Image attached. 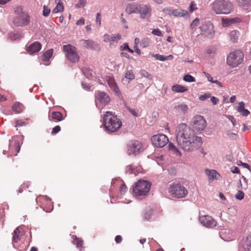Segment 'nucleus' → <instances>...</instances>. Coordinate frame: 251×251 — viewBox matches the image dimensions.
<instances>
[{
    "label": "nucleus",
    "mask_w": 251,
    "mask_h": 251,
    "mask_svg": "<svg viewBox=\"0 0 251 251\" xmlns=\"http://www.w3.org/2000/svg\"><path fill=\"white\" fill-rule=\"evenodd\" d=\"M152 56L155 57L156 59L162 61H164L167 60H172L173 58V56L172 55L164 56L159 54H152Z\"/></svg>",
    "instance_id": "bb28decb"
},
{
    "label": "nucleus",
    "mask_w": 251,
    "mask_h": 251,
    "mask_svg": "<svg viewBox=\"0 0 251 251\" xmlns=\"http://www.w3.org/2000/svg\"><path fill=\"white\" fill-rule=\"evenodd\" d=\"M239 36V32L235 30L231 31L229 33L230 39L232 43H236L238 39Z\"/></svg>",
    "instance_id": "cd10ccee"
},
{
    "label": "nucleus",
    "mask_w": 251,
    "mask_h": 251,
    "mask_svg": "<svg viewBox=\"0 0 251 251\" xmlns=\"http://www.w3.org/2000/svg\"><path fill=\"white\" fill-rule=\"evenodd\" d=\"M187 88L179 84H175L172 86V90L175 93H183L187 91Z\"/></svg>",
    "instance_id": "393cba45"
},
{
    "label": "nucleus",
    "mask_w": 251,
    "mask_h": 251,
    "mask_svg": "<svg viewBox=\"0 0 251 251\" xmlns=\"http://www.w3.org/2000/svg\"><path fill=\"white\" fill-rule=\"evenodd\" d=\"M211 101L213 103V104H216L217 101H219V99L215 97H212L211 98Z\"/></svg>",
    "instance_id": "e2e57ef3"
},
{
    "label": "nucleus",
    "mask_w": 251,
    "mask_h": 251,
    "mask_svg": "<svg viewBox=\"0 0 251 251\" xmlns=\"http://www.w3.org/2000/svg\"><path fill=\"white\" fill-rule=\"evenodd\" d=\"M109 84L111 89L116 93L120 92V90L115 83L114 82H109Z\"/></svg>",
    "instance_id": "58836bf2"
},
{
    "label": "nucleus",
    "mask_w": 251,
    "mask_h": 251,
    "mask_svg": "<svg viewBox=\"0 0 251 251\" xmlns=\"http://www.w3.org/2000/svg\"><path fill=\"white\" fill-rule=\"evenodd\" d=\"M170 15H173L175 17L181 16L184 17L188 14V12L182 9H165L163 10Z\"/></svg>",
    "instance_id": "dca6fc26"
},
{
    "label": "nucleus",
    "mask_w": 251,
    "mask_h": 251,
    "mask_svg": "<svg viewBox=\"0 0 251 251\" xmlns=\"http://www.w3.org/2000/svg\"><path fill=\"white\" fill-rule=\"evenodd\" d=\"M242 245L245 251H251V235L248 236L243 239Z\"/></svg>",
    "instance_id": "b1692460"
},
{
    "label": "nucleus",
    "mask_w": 251,
    "mask_h": 251,
    "mask_svg": "<svg viewBox=\"0 0 251 251\" xmlns=\"http://www.w3.org/2000/svg\"><path fill=\"white\" fill-rule=\"evenodd\" d=\"M169 150L170 151H173L176 155L178 156H181V153L178 151V150L176 148V147L174 145V144L172 143H170L168 146Z\"/></svg>",
    "instance_id": "c756f323"
},
{
    "label": "nucleus",
    "mask_w": 251,
    "mask_h": 251,
    "mask_svg": "<svg viewBox=\"0 0 251 251\" xmlns=\"http://www.w3.org/2000/svg\"><path fill=\"white\" fill-rule=\"evenodd\" d=\"M52 117L53 119L60 121L62 119V114L60 112H53L52 113Z\"/></svg>",
    "instance_id": "2f4dec72"
},
{
    "label": "nucleus",
    "mask_w": 251,
    "mask_h": 251,
    "mask_svg": "<svg viewBox=\"0 0 251 251\" xmlns=\"http://www.w3.org/2000/svg\"><path fill=\"white\" fill-rule=\"evenodd\" d=\"M139 74L141 76H142L144 77H146V78H148V79L151 80L152 78L151 75L150 74H149L148 72H147L146 71H145L144 70H141L139 71Z\"/></svg>",
    "instance_id": "473e14b6"
},
{
    "label": "nucleus",
    "mask_w": 251,
    "mask_h": 251,
    "mask_svg": "<svg viewBox=\"0 0 251 251\" xmlns=\"http://www.w3.org/2000/svg\"><path fill=\"white\" fill-rule=\"evenodd\" d=\"M210 97V94L209 93H205L203 95H201L199 97V99L201 100H204L206 99L209 98Z\"/></svg>",
    "instance_id": "49530a36"
},
{
    "label": "nucleus",
    "mask_w": 251,
    "mask_h": 251,
    "mask_svg": "<svg viewBox=\"0 0 251 251\" xmlns=\"http://www.w3.org/2000/svg\"><path fill=\"white\" fill-rule=\"evenodd\" d=\"M24 234V232L22 226H19L17 227L14 231L12 239L13 242L15 243L18 242L20 240L21 237H22Z\"/></svg>",
    "instance_id": "412c9836"
},
{
    "label": "nucleus",
    "mask_w": 251,
    "mask_h": 251,
    "mask_svg": "<svg viewBox=\"0 0 251 251\" xmlns=\"http://www.w3.org/2000/svg\"><path fill=\"white\" fill-rule=\"evenodd\" d=\"M128 45L127 44L125 43L121 47V50H127L128 49Z\"/></svg>",
    "instance_id": "774afa93"
},
{
    "label": "nucleus",
    "mask_w": 251,
    "mask_h": 251,
    "mask_svg": "<svg viewBox=\"0 0 251 251\" xmlns=\"http://www.w3.org/2000/svg\"><path fill=\"white\" fill-rule=\"evenodd\" d=\"M183 80L188 82H192L195 81V78L189 74L186 75L184 76Z\"/></svg>",
    "instance_id": "4c0bfd02"
},
{
    "label": "nucleus",
    "mask_w": 251,
    "mask_h": 251,
    "mask_svg": "<svg viewBox=\"0 0 251 251\" xmlns=\"http://www.w3.org/2000/svg\"><path fill=\"white\" fill-rule=\"evenodd\" d=\"M240 19L238 17L233 18H223L222 19V25L223 27H228L233 24L239 23Z\"/></svg>",
    "instance_id": "f3484780"
},
{
    "label": "nucleus",
    "mask_w": 251,
    "mask_h": 251,
    "mask_svg": "<svg viewBox=\"0 0 251 251\" xmlns=\"http://www.w3.org/2000/svg\"><path fill=\"white\" fill-rule=\"evenodd\" d=\"M151 140L152 144L158 148L164 147L169 142L167 136L163 134L154 135L152 136Z\"/></svg>",
    "instance_id": "1a4fd4ad"
},
{
    "label": "nucleus",
    "mask_w": 251,
    "mask_h": 251,
    "mask_svg": "<svg viewBox=\"0 0 251 251\" xmlns=\"http://www.w3.org/2000/svg\"><path fill=\"white\" fill-rule=\"evenodd\" d=\"M244 106H245V103L244 102L241 101V102H239L238 106L237 107V111L239 112H241L245 108Z\"/></svg>",
    "instance_id": "09e8293b"
},
{
    "label": "nucleus",
    "mask_w": 251,
    "mask_h": 251,
    "mask_svg": "<svg viewBox=\"0 0 251 251\" xmlns=\"http://www.w3.org/2000/svg\"><path fill=\"white\" fill-rule=\"evenodd\" d=\"M226 232H227V231H226V230L223 231H221L220 232V236H221L222 238H223V239H224L225 240H231V239L230 238H229V237L226 238V237H224L225 234L226 233Z\"/></svg>",
    "instance_id": "6e6d98bb"
},
{
    "label": "nucleus",
    "mask_w": 251,
    "mask_h": 251,
    "mask_svg": "<svg viewBox=\"0 0 251 251\" xmlns=\"http://www.w3.org/2000/svg\"><path fill=\"white\" fill-rule=\"evenodd\" d=\"M50 9L47 6L44 5L43 7V15L45 17H47L49 16L50 13Z\"/></svg>",
    "instance_id": "79ce46f5"
},
{
    "label": "nucleus",
    "mask_w": 251,
    "mask_h": 251,
    "mask_svg": "<svg viewBox=\"0 0 251 251\" xmlns=\"http://www.w3.org/2000/svg\"><path fill=\"white\" fill-rule=\"evenodd\" d=\"M110 98L107 94L104 92L98 91L96 93V102H98L102 104L105 105L110 101Z\"/></svg>",
    "instance_id": "ddd939ff"
},
{
    "label": "nucleus",
    "mask_w": 251,
    "mask_h": 251,
    "mask_svg": "<svg viewBox=\"0 0 251 251\" xmlns=\"http://www.w3.org/2000/svg\"><path fill=\"white\" fill-rule=\"evenodd\" d=\"M121 22L124 25L125 28L126 29H127L128 28V26L127 25V22H126V20L123 18H121Z\"/></svg>",
    "instance_id": "69168bd1"
},
{
    "label": "nucleus",
    "mask_w": 251,
    "mask_h": 251,
    "mask_svg": "<svg viewBox=\"0 0 251 251\" xmlns=\"http://www.w3.org/2000/svg\"><path fill=\"white\" fill-rule=\"evenodd\" d=\"M244 193L241 190L238 191L237 193L235 195V198L236 199L241 200L244 198Z\"/></svg>",
    "instance_id": "a19ab883"
},
{
    "label": "nucleus",
    "mask_w": 251,
    "mask_h": 251,
    "mask_svg": "<svg viewBox=\"0 0 251 251\" xmlns=\"http://www.w3.org/2000/svg\"><path fill=\"white\" fill-rule=\"evenodd\" d=\"M174 109L178 113L185 114L188 112L189 107L187 104L181 103L175 105Z\"/></svg>",
    "instance_id": "4be33fe9"
},
{
    "label": "nucleus",
    "mask_w": 251,
    "mask_h": 251,
    "mask_svg": "<svg viewBox=\"0 0 251 251\" xmlns=\"http://www.w3.org/2000/svg\"><path fill=\"white\" fill-rule=\"evenodd\" d=\"M57 3L56 6L52 11V13H57L59 12H62L64 10V6L63 3L61 2V0H55Z\"/></svg>",
    "instance_id": "a878e982"
},
{
    "label": "nucleus",
    "mask_w": 251,
    "mask_h": 251,
    "mask_svg": "<svg viewBox=\"0 0 251 251\" xmlns=\"http://www.w3.org/2000/svg\"><path fill=\"white\" fill-rule=\"evenodd\" d=\"M151 188V184L147 180H139L133 187V195L136 197L147 195Z\"/></svg>",
    "instance_id": "39448f33"
},
{
    "label": "nucleus",
    "mask_w": 251,
    "mask_h": 251,
    "mask_svg": "<svg viewBox=\"0 0 251 251\" xmlns=\"http://www.w3.org/2000/svg\"><path fill=\"white\" fill-rule=\"evenodd\" d=\"M233 8V2L230 0H215L212 4V9L217 14H228Z\"/></svg>",
    "instance_id": "7ed1b4c3"
},
{
    "label": "nucleus",
    "mask_w": 251,
    "mask_h": 251,
    "mask_svg": "<svg viewBox=\"0 0 251 251\" xmlns=\"http://www.w3.org/2000/svg\"><path fill=\"white\" fill-rule=\"evenodd\" d=\"M238 165H242L244 168H246L247 169H248L249 170H251V167L250 166H249V165L247 163H243L241 161H239V163H238Z\"/></svg>",
    "instance_id": "5fc2aeb1"
},
{
    "label": "nucleus",
    "mask_w": 251,
    "mask_h": 251,
    "mask_svg": "<svg viewBox=\"0 0 251 251\" xmlns=\"http://www.w3.org/2000/svg\"><path fill=\"white\" fill-rule=\"evenodd\" d=\"M240 6L247 7L249 5L251 0H235Z\"/></svg>",
    "instance_id": "72a5a7b5"
},
{
    "label": "nucleus",
    "mask_w": 251,
    "mask_h": 251,
    "mask_svg": "<svg viewBox=\"0 0 251 251\" xmlns=\"http://www.w3.org/2000/svg\"><path fill=\"white\" fill-rule=\"evenodd\" d=\"M196 4L194 1H192L191 2L190 5L189 6V12L190 13L193 12L195 10L197 9Z\"/></svg>",
    "instance_id": "c03bdc74"
},
{
    "label": "nucleus",
    "mask_w": 251,
    "mask_h": 251,
    "mask_svg": "<svg viewBox=\"0 0 251 251\" xmlns=\"http://www.w3.org/2000/svg\"><path fill=\"white\" fill-rule=\"evenodd\" d=\"M127 190V187L126 186L125 184H122L121 185V186L120 187V193L122 194H124L126 193V191Z\"/></svg>",
    "instance_id": "864d4df0"
},
{
    "label": "nucleus",
    "mask_w": 251,
    "mask_h": 251,
    "mask_svg": "<svg viewBox=\"0 0 251 251\" xmlns=\"http://www.w3.org/2000/svg\"><path fill=\"white\" fill-rule=\"evenodd\" d=\"M168 192L173 198H182L188 194L187 190L180 184H173L168 189Z\"/></svg>",
    "instance_id": "423d86ee"
},
{
    "label": "nucleus",
    "mask_w": 251,
    "mask_h": 251,
    "mask_svg": "<svg viewBox=\"0 0 251 251\" xmlns=\"http://www.w3.org/2000/svg\"><path fill=\"white\" fill-rule=\"evenodd\" d=\"M126 172L127 173H129V174H134L136 175V171L134 168H132V165H128L126 167Z\"/></svg>",
    "instance_id": "ea45409f"
},
{
    "label": "nucleus",
    "mask_w": 251,
    "mask_h": 251,
    "mask_svg": "<svg viewBox=\"0 0 251 251\" xmlns=\"http://www.w3.org/2000/svg\"><path fill=\"white\" fill-rule=\"evenodd\" d=\"M53 53V50L50 49L47 50L43 55L42 60L44 61H48L50 58Z\"/></svg>",
    "instance_id": "c85d7f7f"
},
{
    "label": "nucleus",
    "mask_w": 251,
    "mask_h": 251,
    "mask_svg": "<svg viewBox=\"0 0 251 251\" xmlns=\"http://www.w3.org/2000/svg\"><path fill=\"white\" fill-rule=\"evenodd\" d=\"M76 25H83L84 24V19L83 18H80L79 20L76 22Z\"/></svg>",
    "instance_id": "680f3d73"
},
{
    "label": "nucleus",
    "mask_w": 251,
    "mask_h": 251,
    "mask_svg": "<svg viewBox=\"0 0 251 251\" xmlns=\"http://www.w3.org/2000/svg\"><path fill=\"white\" fill-rule=\"evenodd\" d=\"M191 128L186 124L181 123L176 129V137L177 144L186 151L192 152L198 149L201 144V138L194 133H201L207 126V122L203 116H194L191 122Z\"/></svg>",
    "instance_id": "f257e3e1"
},
{
    "label": "nucleus",
    "mask_w": 251,
    "mask_h": 251,
    "mask_svg": "<svg viewBox=\"0 0 251 251\" xmlns=\"http://www.w3.org/2000/svg\"><path fill=\"white\" fill-rule=\"evenodd\" d=\"M74 238V240L73 241V243L75 245H76L77 248H79L80 250H81V249L82 248V244H83V241L82 240L77 238L76 236H73Z\"/></svg>",
    "instance_id": "7c9ffc66"
},
{
    "label": "nucleus",
    "mask_w": 251,
    "mask_h": 251,
    "mask_svg": "<svg viewBox=\"0 0 251 251\" xmlns=\"http://www.w3.org/2000/svg\"><path fill=\"white\" fill-rule=\"evenodd\" d=\"M21 105V104L20 102H15L12 106V110L16 113H20L22 111Z\"/></svg>",
    "instance_id": "f704fd0d"
},
{
    "label": "nucleus",
    "mask_w": 251,
    "mask_h": 251,
    "mask_svg": "<svg viewBox=\"0 0 251 251\" xmlns=\"http://www.w3.org/2000/svg\"><path fill=\"white\" fill-rule=\"evenodd\" d=\"M203 73L205 76L207 77V80L211 82H213V80L212 79V77H211V76L210 75L206 72H203Z\"/></svg>",
    "instance_id": "052dcab7"
},
{
    "label": "nucleus",
    "mask_w": 251,
    "mask_h": 251,
    "mask_svg": "<svg viewBox=\"0 0 251 251\" xmlns=\"http://www.w3.org/2000/svg\"><path fill=\"white\" fill-rule=\"evenodd\" d=\"M152 34L158 36H162V34L159 29H154L151 32Z\"/></svg>",
    "instance_id": "de8ad7c7"
},
{
    "label": "nucleus",
    "mask_w": 251,
    "mask_h": 251,
    "mask_svg": "<svg viewBox=\"0 0 251 251\" xmlns=\"http://www.w3.org/2000/svg\"><path fill=\"white\" fill-rule=\"evenodd\" d=\"M152 215V210L150 208H148L145 210L143 217L144 220H148L150 219V217Z\"/></svg>",
    "instance_id": "e433bc0d"
},
{
    "label": "nucleus",
    "mask_w": 251,
    "mask_h": 251,
    "mask_svg": "<svg viewBox=\"0 0 251 251\" xmlns=\"http://www.w3.org/2000/svg\"><path fill=\"white\" fill-rule=\"evenodd\" d=\"M82 45L85 48L95 50H100V47L99 45L94 41L91 40H81L79 41Z\"/></svg>",
    "instance_id": "4468645a"
},
{
    "label": "nucleus",
    "mask_w": 251,
    "mask_h": 251,
    "mask_svg": "<svg viewBox=\"0 0 251 251\" xmlns=\"http://www.w3.org/2000/svg\"><path fill=\"white\" fill-rule=\"evenodd\" d=\"M199 19L196 18L191 24L190 27L192 29H194L196 26H197L199 23Z\"/></svg>",
    "instance_id": "37998d69"
},
{
    "label": "nucleus",
    "mask_w": 251,
    "mask_h": 251,
    "mask_svg": "<svg viewBox=\"0 0 251 251\" xmlns=\"http://www.w3.org/2000/svg\"><path fill=\"white\" fill-rule=\"evenodd\" d=\"M226 134L230 138H232V139H233L235 138V133H234L233 132H231V131H227L226 132Z\"/></svg>",
    "instance_id": "bf43d9fd"
},
{
    "label": "nucleus",
    "mask_w": 251,
    "mask_h": 251,
    "mask_svg": "<svg viewBox=\"0 0 251 251\" xmlns=\"http://www.w3.org/2000/svg\"><path fill=\"white\" fill-rule=\"evenodd\" d=\"M231 172L233 174H239L240 173L239 169L236 166H233L230 168Z\"/></svg>",
    "instance_id": "603ef678"
},
{
    "label": "nucleus",
    "mask_w": 251,
    "mask_h": 251,
    "mask_svg": "<svg viewBox=\"0 0 251 251\" xmlns=\"http://www.w3.org/2000/svg\"><path fill=\"white\" fill-rule=\"evenodd\" d=\"M103 125L107 131L114 132L121 127L122 122L112 112L107 111L103 116Z\"/></svg>",
    "instance_id": "f03ea898"
},
{
    "label": "nucleus",
    "mask_w": 251,
    "mask_h": 251,
    "mask_svg": "<svg viewBox=\"0 0 251 251\" xmlns=\"http://www.w3.org/2000/svg\"><path fill=\"white\" fill-rule=\"evenodd\" d=\"M143 151V145L138 140L131 141L128 146L127 154L128 155H134L139 153Z\"/></svg>",
    "instance_id": "9d476101"
},
{
    "label": "nucleus",
    "mask_w": 251,
    "mask_h": 251,
    "mask_svg": "<svg viewBox=\"0 0 251 251\" xmlns=\"http://www.w3.org/2000/svg\"><path fill=\"white\" fill-rule=\"evenodd\" d=\"M205 173L208 176V180L210 182L213 181L215 179H218V177L220 176V175L218 173L214 170H209L208 169H206Z\"/></svg>",
    "instance_id": "5701e85b"
},
{
    "label": "nucleus",
    "mask_w": 251,
    "mask_h": 251,
    "mask_svg": "<svg viewBox=\"0 0 251 251\" xmlns=\"http://www.w3.org/2000/svg\"><path fill=\"white\" fill-rule=\"evenodd\" d=\"M151 9L150 6L146 4H140L138 13L140 18H149L151 15Z\"/></svg>",
    "instance_id": "f8f14e48"
},
{
    "label": "nucleus",
    "mask_w": 251,
    "mask_h": 251,
    "mask_svg": "<svg viewBox=\"0 0 251 251\" xmlns=\"http://www.w3.org/2000/svg\"><path fill=\"white\" fill-rule=\"evenodd\" d=\"M96 24L99 25H101V15L100 13H98L97 14L96 20Z\"/></svg>",
    "instance_id": "8fccbe9b"
},
{
    "label": "nucleus",
    "mask_w": 251,
    "mask_h": 251,
    "mask_svg": "<svg viewBox=\"0 0 251 251\" xmlns=\"http://www.w3.org/2000/svg\"><path fill=\"white\" fill-rule=\"evenodd\" d=\"M240 113L243 116H247L250 114V112H249V111H248V110L244 108Z\"/></svg>",
    "instance_id": "13d9d810"
},
{
    "label": "nucleus",
    "mask_w": 251,
    "mask_h": 251,
    "mask_svg": "<svg viewBox=\"0 0 251 251\" xmlns=\"http://www.w3.org/2000/svg\"><path fill=\"white\" fill-rule=\"evenodd\" d=\"M64 51L66 52V55L68 59L73 63L78 62L79 56L76 52L75 48L71 45H67L63 46Z\"/></svg>",
    "instance_id": "6e6552de"
},
{
    "label": "nucleus",
    "mask_w": 251,
    "mask_h": 251,
    "mask_svg": "<svg viewBox=\"0 0 251 251\" xmlns=\"http://www.w3.org/2000/svg\"><path fill=\"white\" fill-rule=\"evenodd\" d=\"M139 6L140 4H128L126 8V12L128 14L138 13L139 11Z\"/></svg>",
    "instance_id": "aec40b11"
},
{
    "label": "nucleus",
    "mask_w": 251,
    "mask_h": 251,
    "mask_svg": "<svg viewBox=\"0 0 251 251\" xmlns=\"http://www.w3.org/2000/svg\"><path fill=\"white\" fill-rule=\"evenodd\" d=\"M244 54L240 50H237L231 52L227 57V64L232 67H235L243 61Z\"/></svg>",
    "instance_id": "0eeeda50"
},
{
    "label": "nucleus",
    "mask_w": 251,
    "mask_h": 251,
    "mask_svg": "<svg viewBox=\"0 0 251 251\" xmlns=\"http://www.w3.org/2000/svg\"><path fill=\"white\" fill-rule=\"evenodd\" d=\"M86 0H79L78 3L76 5L77 7H81L85 5Z\"/></svg>",
    "instance_id": "a18cd8bd"
},
{
    "label": "nucleus",
    "mask_w": 251,
    "mask_h": 251,
    "mask_svg": "<svg viewBox=\"0 0 251 251\" xmlns=\"http://www.w3.org/2000/svg\"><path fill=\"white\" fill-rule=\"evenodd\" d=\"M200 28L202 35L209 37H212L214 35V27L210 23L202 24Z\"/></svg>",
    "instance_id": "9b49d317"
},
{
    "label": "nucleus",
    "mask_w": 251,
    "mask_h": 251,
    "mask_svg": "<svg viewBox=\"0 0 251 251\" xmlns=\"http://www.w3.org/2000/svg\"><path fill=\"white\" fill-rule=\"evenodd\" d=\"M121 38V35L120 34H117L115 35H109L107 34H104L103 37V41L105 42H116L117 43L118 41Z\"/></svg>",
    "instance_id": "6ab92c4d"
},
{
    "label": "nucleus",
    "mask_w": 251,
    "mask_h": 251,
    "mask_svg": "<svg viewBox=\"0 0 251 251\" xmlns=\"http://www.w3.org/2000/svg\"><path fill=\"white\" fill-rule=\"evenodd\" d=\"M127 109H128V111L134 116H135V117L138 116V114L135 110L132 109L129 107H127Z\"/></svg>",
    "instance_id": "4d7b16f0"
},
{
    "label": "nucleus",
    "mask_w": 251,
    "mask_h": 251,
    "mask_svg": "<svg viewBox=\"0 0 251 251\" xmlns=\"http://www.w3.org/2000/svg\"><path fill=\"white\" fill-rule=\"evenodd\" d=\"M61 128L59 126H56L55 127H54L51 131V134H54L58 133L59 131H60Z\"/></svg>",
    "instance_id": "3c124183"
},
{
    "label": "nucleus",
    "mask_w": 251,
    "mask_h": 251,
    "mask_svg": "<svg viewBox=\"0 0 251 251\" xmlns=\"http://www.w3.org/2000/svg\"><path fill=\"white\" fill-rule=\"evenodd\" d=\"M29 22L30 17L28 14L24 11L20 6L16 7L13 20L14 25L17 26H24L27 25Z\"/></svg>",
    "instance_id": "20e7f679"
},
{
    "label": "nucleus",
    "mask_w": 251,
    "mask_h": 251,
    "mask_svg": "<svg viewBox=\"0 0 251 251\" xmlns=\"http://www.w3.org/2000/svg\"><path fill=\"white\" fill-rule=\"evenodd\" d=\"M200 221L201 224L207 227L212 228L216 226V222L211 216H201L200 218Z\"/></svg>",
    "instance_id": "2eb2a0df"
},
{
    "label": "nucleus",
    "mask_w": 251,
    "mask_h": 251,
    "mask_svg": "<svg viewBox=\"0 0 251 251\" xmlns=\"http://www.w3.org/2000/svg\"><path fill=\"white\" fill-rule=\"evenodd\" d=\"M116 243H120L122 241V237L120 235H117L115 238Z\"/></svg>",
    "instance_id": "0e129e2a"
},
{
    "label": "nucleus",
    "mask_w": 251,
    "mask_h": 251,
    "mask_svg": "<svg viewBox=\"0 0 251 251\" xmlns=\"http://www.w3.org/2000/svg\"><path fill=\"white\" fill-rule=\"evenodd\" d=\"M41 44L38 42H35L27 48V51L30 54L38 52L41 48Z\"/></svg>",
    "instance_id": "a211bd4d"
},
{
    "label": "nucleus",
    "mask_w": 251,
    "mask_h": 251,
    "mask_svg": "<svg viewBox=\"0 0 251 251\" xmlns=\"http://www.w3.org/2000/svg\"><path fill=\"white\" fill-rule=\"evenodd\" d=\"M228 119L234 126L236 124V120L231 116H229Z\"/></svg>",
    "instance_id": "338daca9"
},
{
    "label": "nucleus",
    "mask_w": 251,
    "mask_h": 251,
    "mask_svg": "<svg viewBox=\"0 0 251 251\" xmlns=\"http://www.w3.org/2000/svg\"><path fill=\"white\" fill-rule=\"evenodd\" d=\"M125 77L129 80H131L134 79L135 75L132 70L127 71L125 74Z\"/></svg>",
    "instance_id": "c9c22d12"
}]
</instances>
